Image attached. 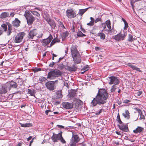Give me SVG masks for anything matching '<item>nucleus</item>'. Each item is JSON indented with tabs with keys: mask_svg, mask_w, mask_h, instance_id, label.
<instances>
[{
	"mask_svg": "<svg viewBox=\"0 0 146 146\" xmlns=\"http://www.w3.org/2000/svg\"><path fill=\"white\" fill-rule=\"evenodd\" d=\"M58 66L60 70H62L64 68L65 66L63 64H60L58 65Z\"/></svg>",
	"mask_w": 146,
	"mask_h": 146,
	"instance_id": "79ce46f5",
	"label": "nucleus"
},
{
	"mask_svg": "<svg viewBox=\"0 0 146 146\" xmlns=\"http://www.w3.org/2000/svg\"><path fill=\"white\" fill-rule=\"evenodd\" d=\"M31 12L33 15L36 16V17H39L40 16V14L36 11H31Z\"/></svg>",
	"mask_w": 146,
	"mask_h": 146,
	"instance_id": "c756f323",
	"label": "nucleus"
},
{
	"mask_svg": "<svg viewBox=\"0 0 146 146\" xmlns=\"http://www.w3.org/2000/svg\"><path fill=\"white\" fill-rule=\"evenodd\" d=\"M78 36H85V35L81 31H79L77 34Z\"/></svg>",
	"mask_w": 146,
	"mask_h": 146,
	"instance_id": "e433bc0d",
	"label": "nucleus"
},
{
	"mask_svg": "<svg viewBox=\"0 0 146 146\" xmlns=\"http://www.w3.org/2000/svg\"><path fill=\"white\" fill-rule=\"evenodd\" d=\"M20 21L17 18H15L14 21L12 22L13 25L15 27H18L19 26Z\"/></svg>",
	"mask_w": 146,
	"mask_h": 146,
	"instance_id": "f3484780",
	"label": "nucleus"
},
{
	"mask_svg": "<svg viewBox=\"0 0 146 146\" xmlns=\"http://www.w3.org/2000/svg\"><path fill=\"white\" fill-rule=\"evenodd\" d=\"M46 80V78H45L44 77H42L39 79L42 82Z\"/></svg>",
	"mask_w": 146,
	"mask_h": 146,
	"instance_id": "3c124183",
	"label": "nucleus"
},
{
	"mask_svg": "<svg viewBox=\"0 0 146 146\" xmlns=\"http://www.w3.org/2000/svg\"><path fill=\"white\" fill-rule=\"evenodd\" d=\"M45 113L46 115L50 116H52L54 115L53 112L50 110H46Z\"/></svg>",
	"mask_w": 146,
	"mask_h": 146,
	"instance_id": "cd10ccee",
	"label": "nucleus"
},
{
	"mask_svg": "<svg viewBox=\"0 0 146 146\" xmlns=\"http://www.w3.org/2000/svg\"><path fill=\"white\" fill-rule=\"evenodd\" d=\"M44 17L47 22L51 19L50 16L47 13H45L44 14Z\"/></svg>",
	"mask_w": 146,
	"mask_h": 146,
	"instance_id": "c85d7f7f",
	"label": "nucleus"
},
{
	"mask_svg": "<svg viewBox=\"0 0 146 146\" xmlns=\"http://www.w3.org/2000/svg\"><path fill=\"white\" fill-rule=\"evenodd\" d=\"M105 39V37H100L101 40L102 41Z\"/></svg>",
	"mask_w": 146,
	"mask_h": 146,
	"instance_id": "69168bd1",
	"label": "nucleus"
},
{
	"mask_svg": "<svg viewBox=\"0 0 146 146\" xmlns=\"http://www.w3.org/2000/svg\"><path fill=\"white\" fill-rule=\"evenodd\" d=\"M124 23L125 24V26L124 28V29H127L128 27V23H127V22L125 23Z\"/></svg>",
	"mask_w": 146,
	"mask_h": 146,
	"instance_id": "603ef678",
	"label": "nucleus"
},
{
	"mask_svg": "<svg viewBox=\"0 0 146 146\" xmlns=\"http://www.w3.org/2000/svg\"><path fill=\"white\" fill-rule=\"evenodd\" d=\"M142 92L141 91H139L135 93L136 96H139L141 94Z\"/></svg>",
	"mask_w": 146,
	"mask_h": 146,
	"instance_id": "c03bdc74",
	"label": "nucleus"
},
{
	"mask_svg": "<svg viewBox=\"0 0 146 146\" xmlns=\"http://www.w3.org/2000/svg\"><path fill=\"white\" fill-rule=\"evenodd\" d=\"M58 80L55 81H49L45 83V86L47 89L49 90L52 91L55 89L54 84L56 82H58Z\"/></svg>",
	"mask_w": 146,
	"mask_h": 146,
	"instance_id": "423d86ee",
	"label": "nucleus"
},
{
	"mask_svg": "<svg viewBox=\"0 0 146 146\" xmlns=\"http://www.w3.org/2000/svg\"><path fill=\"white\" fill-rule=\"evenodd\" d=\"M25 35V33L24 32H20L17 35V36H24Z\"/></svg>",
	"mask_w": 146,
	"mask_h": 146,
	"instance_id": "a19ab883",
	"label": "nucleus"
},
{
	"mask_svg": "<svg viewBox=\"0 0 146 146\" xmlns=\"http://www.w3.org/2000/svg\"><path fill=\"white\" fill-rule=\"evenodd\" d=\"M41 70V69L40 68H36L34 70V71L35 72H37L38 71H40Z\"/></svg>",
	"mask_w": 146,
	"mask_h": 146,
	"instance_id": "864d4df0",
	"label": "nucleus"
},
{
	"mask_svg": "<svg viewBox=\"0 0 146 146\" xmlns=\"http://www.w3.org/2000/svg\"><path fill=\"white\" fill-rule=\"evenodd\" d=\"M9 13L7 12H4L2 13L1 15V17L2 18H5L6 17L9 16Z\"/></svg>",
	"mask_w": 146,
	"mask_h": 146,
	"instance_id": "a878e982",
	"label": "nucleus"
},
{
	"mask_svg": "<svg viewBox=\"0 0 146 146\" xmlns=\"http://www.w3.org/2000/svg\"><path fill=\"white\" fill-rule=\"evenodd\" d=\"M22 145L21 143H19L16 145V146H21Z\"/></svg>",
	"mask_w": 146,
	"mask_h": 146,
	"instance_id": "774afa93",
	"label": "nucleus"
},
{
	"mask_svg": "<svg viewBox=\"0 0 146 146\" xmlns=\"http://www.w3.org/2000/svg\"><path fill=\"white\" fill-rule=\"evenodd\" d=\"M28 93L31 96H34L35 95V92L34 90L28 89Z\"/></svg>",
	"mask_w": 146,
	"mask_h": 146,
	"instance_id": "f704fd0d",
	"label": "nucleus"
},
{
	"mask_svg": "<svg viewBox=\"0 0 146 146\" xmlns=\"http://www.w3.org/2000/svg\"><path fill=\"white\" fill-rule=\"evenodd\" d=\"M125 37H113V39L116 41H120L121 40H122L124 39Z\"/></svg>",
	"mask_w": 146,
	"mask_h": 146,
	"instance_id": "2f4dec72",
	"label": "nucleus"
},
{
	"mask_svg": "<svg viewBox=\"0 0 146 146\" xmlns=\"http://www.w3.org/2000/svg\"><path fill=\"white\" fill-rule=\"evenodd\" d=\"M117 120L119 124H121L122 122L120 119V116L119 113H118L117 116Z\"/></svg>",
	"mask_w": 146,
	"mask_h": 146,
	"instance_id": "4c0bfd02",
	"label": "nucleus"
},
{
	"mask_svg": "<svg viewBox=\"0 0 146 146\" xmlns=\"http://www.w3.org/2000/svg\"><path fill=\"white\" fill-rule=\"evenodd\" d=\"M70 49L71 54L74 62L76 64L80 63L81 61V58L76 46L74 45H72Z\"/></svg>",
	"mask_w": 146,
	"mask_h": 146,
	"instance_id": "f03ea898",
	"label": "nucleus"
},
{
	"mask_svg": "<svg viewBox=\"0 0 146 146\" xmlns=\"http://www.w3.org/2000/svg\"><path fill=\"white\" fill-rule=\"evenodd\" d=\"M7 25L8 27V30L7 32V35L9 36L12 33V32L11 31L12 26L11 24L9 23H7Z\"/></svg>",
	"mask_w": 146,
	"mask_h": 146,
	"instance_id": "5701e85b",
	"label": "nucleus"
},
{
	"mask_svg": "<svg viewBox=\"0 0 146 146\" xmlns=\"http://www.w3.org/2000/svg\"><path fill=\"white\" fill-rule=\"evenodd\" d=\"M81 31H82L84 33H85L86 32L85 29L82 27L81 28Z\"/></svg>",
	"mask_w": 146,
	"mask_h": 146,
	"instance_id": "338daca9",
	"label": "nucleus"
},
{
	"mask_svg": "<svg viewBox=\"0 0 146 146\" xmlns=\"http://www.w3.org/2000/svg\"><path fill=\"white\" fill-rule=\"evenodd\" d=\"M7 92V88L6 86H3L0 88V94H5Z\"/></svg>",
	"mask_w": 146,
	"mask_h": 146,
	"instance_id": "412c9836",
	"label": "nucleus"
},
{
	"mask_svg": "<svg viewBox=\"0 0 146 146\" xmlns=\"http://www.w3.org/2000/svg\"><path fill=\"white\" fill-rule=\"evenodd\" d=\"M66 69L70 71H75L76 70L77 68L74 65H72V67L69 66H67L66 68Z\"/></svg>",
	"mask_w": 146,
	"mask_h": 146,
	"instance_id": "a211bd4d",
	"label": "nucleus"
},
{
	"mask_svg": "<svg viewBox=\"0 0 146 146\" xmlns=\"http://www.w3.org/2000/svg\"><path fill=\"white\" fill-rule=\"evenodd\" d=\"M130 102V101L129 100L126 99L125 100L123 101V103H127L129 102Z\"/></svg>",
	"mask_w": 146,
	"mask_h": 146,
	"instance_id": "6e6d98bb",
	"label": "nucleus"
},
{
	"mask_svg": "<svg viewBox=\"0 0 146 146\" xmlns=\"http://www.w3.org/2000/svg\"><path fill=\"white\" fill-rule=\"evenodd\" d=\"M52 39V37H48L46 39L43 40L42 44L43 46H45L49 43Z\"/></svg>",
	"mask_w": 146,
	"mask_h": 146,
	"instance_id": "9b49d317",
	"label": "nucleus"
},
{
	"mask_svg": "<svg viewBox=\"0 0 146 146\" xmlns=\"http://www.w3.org/2000/svg\"><path fill=\"white\" fill-rule=\"evenodd\" d=\"M133 37H129L128 39V41H133Z\"/></svg>",
	"mask_w": 146,
	"mask_h": 146,
	"instance_id": "4d7b16f0",
	"label": "nucleus"
},
{
	"mask_svg": "<svg viewBox=\"0 0 146 146\" xmlns=\"http://www.w3.org/2000/svg\"><path fill=\"white\" fill-rule=\"evenodd\" d=\"M136 110L138 113L139 114V115L142 114L141 111L140 109L136 108Z\"/></svg>",
	"mask_w": 146,
	"mask_h": 146,
	"instance_id": "09e8293b",
	"label": "nucleus"
},
{
	"mask_svg": "<svg viewBox=\"0 0 146 146\" xmlns=\"http://www.w3.org/2000/svg\"><path fill=\"white\" fill-rule=\"evenodd\" d=\"M62 72L60 70H52L48 74L47 78L51 79L52 77L56 78L62 75Z\"/></svg>",
	"mask_w": 146,
	"mask_h": 146,
	"instance_id": "20e7f679",
	"label": "nucleus"
},
{
	"mask_svg": "<svg viewBox=\"0 0 146 146\" xmlns=\"http://www.w3.org/2000/svg\"><path fill=\"white\" fill-rule=\"evenodd\" d=\"M78 136L76 134L72 133V136L71 139L70 143V146H76V143H78L80 141Z\"/></svg>",
	"mask_w": 146,
	"mask_h": 146,
	"instance_id": "39448f33",
	"label": "nucleus"
},
{
	"mask_svg": "<svg viewBox=\"0 0 146 146\" xmlns=\"http://www.w3.org/2000/svg\"><path fill=\"white\" fill-rule=\"evenodd\" d=\"M109 78L110 79L109 82L110 84L118 85L119 82V79L115 77L112 76L109 77Z\"/></svg>",
	"mask_w": 146,
	"mask_h": 146,
	"instance_id": "6e6552de",
	"label": "nucleus"
},
{
	"mask_svg": "<svg viewBox=\"0 0 146 146\" xmlns=\"http://www.w3.org/2000/svg\"><path fill=\"white\" fill-rule=\"evenodd\" d=\"M116 85H113L111 87V88L110 90L111 92H113L115 91V89L117 88L116 86Z\"/></svg>",
	"mask_w": 146,
	"mask_h": 146,
	"instance_id": "c9c22d12",
	"label": "nucleus"
},
{
	"mask_svg": "<svg viewBox=\"0 0 146 146\" xmlns=\"http://www.w3.org/2000/svg\"><path fill=\"white\" fill-rule=\"evenodd\" d=\"M140 118H141V119H144V118H145V116L142 115H142H140Z\"/></svg>",
	"mask_w": 146,
	"mask_h": 146,
	"instance_id": "052dcab7",
	"label": "nucleus"
},
{
	"mask_svg": "<svg viewBox=\"0 0 146 146\" xmlns=\"http://www.w3.org/2000/svg\"><path fill=\"white\" fill-rule=\"evenodd\" d=\"M71 30L72 32H74L75 31V30L74 25H73L72 28V29Z\"/></svg>",
	"mask_w": 146,
	"mask_h": 146,
	"instance_id": "0e129e2a",
	"label": "nucleus"
},
{
	"mask_svg": "<svg viewBox=\"0 0 146 146\" xmlns=\"http://www.w3.org/2000/svg\"><path fill=\"white\" fill-rule=\"evenodd\" d=\"M60 136V139L59 140H60L61 142L63 143H66V141L64 140V139L63 138V137L62 136V134H61V136Z\"/></svg>",
	"mask_w": 146,
	"mask_h": 146,
	"instance_id": "37998d69",
	"label": "nucleus"
},
{
	"mask_svg": "<svg viewBox=\"0 0 146 146\" xmlns=\"http://www.w3.org/2000/svg\"><path fill=\"white\" fill-rule=\"evenodd\" d=\"M29 34L30 36H36L37 34V29H35L31 31Z\"/></svg>",
	"mask_w": 146,
	"mask_h": 146,
	"instance_id": "aec40b11",
	"label": "nucleus"
},
{
	"mask_svg": "<svg viewBox=\"0 0 146 146\" xmlns=\"http://www.w3.org/2000/svg\"><path fill=\"white\" fill-rule=\"evenodd\" d=\"M66 37H61L60 38H58L57 37H56L52 41L50 46H52L56 42H58L60 41V39L62 38V41L64 40L66 38Z\"/></svg>",
	"mask_w": 146,
	"mask_h": 146,
	"instance_id": "ddd939ff",
	"label": "nucleus"
},
{
	"mask_svg": "<svg viewBox=\"0 0 146 146\" xmlns=\"http://www.w3.org/2000/svg\"><path fill=\"white\" fill-rule=\"evenodd\" d=\"M98 36H105V34L101 32L100 33H99L98 34Z\"/></svg>",
	"mask_w": 146,
	"mask_h": 146,
	"instance_id": "a18cd8bd",
	"label": "nucleus"
},
{
	"mask_svg": "<svg viewBox=\"0 0 146 146\" xmlns=\"http://www.w3.org/2000/svg\"><path fill=\"white\" fill-rule=\"evenodd\" d=\"M144 130V128L143 127L138 126L134 130H133V132L135 133H140Z\"/></svg>",
	"mask_w": 146,
	"mask_h": 146,
	"instance_id": "6ab92c4d",
	"label": "nucleus"
},
{
	"mask_svg": "<svg viewBox=\"0 0 146 146\" xmlns=\"http://www.w3.org/2000/svg\"><path fill=\"white\" fill-rule=\"evenodd\" d=\"M68 33L67 31L63 32L62 34V36H68Z\"/></svg>",
	"mask_w": 146,
	"mask_h": 146,
	"instance_id": "58836bf2",
	"label": "nucleus"
},
{
	"mask_svg": "<svg viewBox=\"0 0 146 146\" xmlns=\"http://www.w3.org/2000/svg\"><path fill=\"white\" fill-rule=\"evenodd\" d=\"M1 27L4 29V31H6L7 30V25L5 24H3L1 25Z\"/></svg>",
	"mask_w": 146,
	"mask_h": 146,
	"instance_id": "ea45409f",
	"label": "nucleus"
},
{
	"mask_svg": "<svg viewBox=\"0 0 146 146\" xmlns=\"http://www.w3.org/2000/svg\"><path fill=\"white\" fill-rule=\"evenodd\" d=\"M32 137L31 136H29L27 139V140L28 141H29L32 138Z\"/></svg>",
	"mask_w": 146,
	"mask_h": 146,
	"instance_id": "680f3d73",
	"label": "nucleus"
},
{
	"mask_svg": "<svg viewBox=\"0 0 146 146\" xmlns=\"http://www.w3.org/2000/svg\"><path fill=\"white\" fill-rule=\"evenodd\" d=\"M94 22L91 21L90 23H87V25L90 26H92L94 25Z\"/></svg>",
	"mask_w": 146,
	"mask_h": 146,
	"instance_id": "de8ad7c7",
	"label": "nucleus"
},
{
	"mask_svg": "<svg viewBox=\"0 0 146 146\" xmlns=\"http://www.w3.org/2000/svg\"><path fill=\"white\" fill-rule=\"evenodd\" d=\"M108 97V94L106 90L100 89L96 96L91 102V104L93 107L98 104L99 105L104 104L106 102V100Z\"/></svg>",
	"mask_w": 146,
	"mask_h": 146,
	"instance_id": "f257e3e1",
	"label": "nucleus"
},
{
	"mask_svg": "<svg viewBox=\"0 0 146 146\" xmlns=\"http://www.w3.org/2000/svg\"><path fill=\"white\" fill-rule=\"evenodd\" d=\"M90 7L85 9H80L79 11V15L82 16Z\"/></svg>",
	"mask_w": 146,
	"mask_h": 146,
	"instance_id": "393cba45",
	"label": "nucleus"
},
{
	"mask_svg": "<svg viewBox=\"0 0 146 146\" xmlns=\"http://www.w3.org/2000/svg\"><path fill=\"white\" fill-rule=\"evenodd\" d=\"M120 124V125H117L118 127L120 130L125 132H128L129 131V130L127 124H124V123L123 122Z\"/></svg>",
	"mask_w": 146,
	"mask_h": 146,
	"instance_id": "1a4fd4ad",
	"label": "nucleus"
},
{
	"mask_svg": "<svg viewBox=\"0 0 146 146\" xmlns=\"http://www.w3.org/2000/svg\"><path fill=\"white\" fill-rule=\"evenodd\" d=\"M21 126L23 127H30L32 126L31 124L28 123H26L25 124L20 123Z\"/></svg>",
	"mask_w": 146,
	"mask_h": 146,
	"instance_id": "7c9ffc66",
	"label": "nucleus"
},
{
	"mask_svg": "<svg viewBox=\"0 0 146 146\" xmlns=\"http://www.w3.org/2000/svg\"><path fill=\"white\" fill-rule=\"evenodd\" d=\"M56 94L57 95L58 98H61L62 96L61 90L57 91L56 92Z\"/></svg>",
	"mask_w": 146,
	"mask_h": 146,
	"instance_id": "473e14b6",
	"label": "nucleus"
},
{
	"mask_svg": "<svg viewBox=\"0 0 146 146\" xmlns=\"http://www.w3.org/2000/svg\"><path fill=\"white\" fill-rule=\"evenodd\" d=\"M127 65L129 67L131 68L133 70H135L139 72H141V71L140 70L139 68H137L135 66L131 63H128Z\"/></svg>",
	"mask_w": 146,
	"mask_h": 146,
	"instance_id": "dca6fc26",
	"label": "nucleus"
},
{
	"mask_svg": "<svg viewBox=\"0 0 146 146\" xmlns=\"http://www.w3.org/2000/svg\"><path fill=\"white\" fill-rule=\"evenodd\" d=\"M104 110H103L102 109H100V111H99L98 112H96L95 113V114L96 115H99L102 112H103V111H104Z\"/></svg>",
	"mask_w": 146,
	"mask_h": 146,
	"instance_id": "49530a36",
	"label": "nucleus"
},
{
	"mask_svg": "<svg viewBox=\"0 0 146 146\" xmlns=\"http://www.w3.org/2000/svg\"><path fill=\"white\" fill-rule=\"evenodd\" d=\"M66 16L68 18H74L76 16V12L71 9H68L66 11Z\"/></svg>",
	"mask_w": 146,
	"mask_h": 146,
	"instance_id": "0eeeda50",
	"label": "nucleus"
},
{
	"mask_svg": "<svg viewBox=\"0 0 146 146\" xmlns=\"http://www.w3.org/2000/svg\"><path fill=\"white\" fill-rule=\"evenodd\" d=\"M62 105L64 108L68 109L72 108L73 106V104L72 103L68 102H63L62 103Z\"/></svg>",
	"mask_w": 146,
	"mask_h": 146,
	"instance_id": "f8f14e48",
	"label": "nucleus"
},
{
	"mask_svg": "<svg viewBox=\"0 0 146 146\" xmlns=\"http://www.w3.org/2000/svg\"><path fill=\"white\" fill-rule=\"evenodd\" d=\"M21 91H18V92H17L15 93L14 94H17L18 93H19L20 94H21Z\"/></svg>",
	"mask_w": 146,
	"mask_h": 146,
	"instance_id": "e2e57ef3",
	"label": "nucleus"
},
{
	"mask_svg": "<svg viewBox=\"0 0 146 146\" xmlns=\"http://www.w3.org/2000/svg\"><path fill=\"white\" fill-rule=\"evenodd\" d=\"M64 85L65 86L67 87L68 88L69 87V85L67 82H64Z\"/></svg>",
	"mask_w": 146,
	"mask_h": 146,
	"instance_id": "13d9d810",
	"label": "nucleus"
},
{
	"mask_svg": "<svg viewBox=\"0 0 146 146\" xmlns=\"http://www.w3.org/2000/svg\"><path fill=\"white\" fill-rule=\"evenodd\" d=\"M53 136L51 137L52 139L54 142H57L60 139V136H61L62 132L61 131L60 133L58 134H55L54 133H53Z\"/></svg>",
	"mask_w": 146,
	"mask_h": 146,
	"instance_id": "9d476101",
	"label": "nucleus"
},
{
	"mask_svg": "<svg viewBox=\"0 0 146 146\" xmlns=\"http://www.w3.org/2000/svg\"><path fill=\"white\" fill-rule=\"evenodd\" d=\"M24 15L27 19L28 25H32L35 20V17L28 11H25Z\"/></svg>",
	"mask_w": 146,
	"mask_h": 146,
	"instance_id": "7ed1b4c3",
	"label": "nucleus"
},
{
	"mask_svg": "<svg viewBox=\"0 0 146 146\" xmlns=\"http://www.w3.org/2000/svg\"><path fill=\"white\" fill-rule=\"evenodd\" d=\"M23 37H15L14 39V42L16 43L21 42L23 39Z\"/></svg>",
	"mask_w": 146,
	"mask_h": 146,
	"instance_id": "b1692460",
	"label": "nucleus"
},
{
	"mask_svg": "<svg viewBox=\"0 0 146 146\" xmlns=\"http://www.w3.org/2000/svg\"><path fill=\"white\" fill-rule=\"evenodd\" d=\"M101 19L100 18H96V20L94 21V22L96 23L98 22V21H101Z\"/></svg>",
	"mask_w": 146,
	"mask_h": 146,
	"instance_id": "8fccbe9b",
	"label": "nucleus"
},
{
	"mask_svg": "<svg viewBox=\"0 0 146 146\" xmlns=\"http://www.w3.org/2000/svg\"><path fill=\"white\" fill-rule=\"evenodd\" d=\"M88 65H87L85 66H84L83 69L84 70H85L86 71H87L88 70Z\"/></svg>",
	"mask_w": 146,
	"mask_h": 146,
	"instance_id": "5fc2aeb1",
	"label": "nucleus"
},
{
	"mask_svg": "<svg viewBox=\"0 0 146 146\" xmlns=\"http://www.w3.org/2000/svg\"><path fill=\"white\" fill-rule=\"evenodd\" d=\"M106 24L107 25V27L108 28V30H110L111 28L110 26V21L109 20H107L106 22Z\"/></svg>",
	"mask_w": 146,
	"mask_h": 146,
	"instance_id": "72a5a7b5",
	"label": "nucleus"
},
{
	"mask_svg": "<svg viewBox=\"0 0 146 146\" xmlns=\"http://www.w3.org/2000/svg\"><path fill=\"white\" fill-rule=\"evenodd\" d=\"M9 90H10L11 88H16L17 86V84L15 82L12 81L10 82L9 84Z\"/></svg>",
	"mask_w": 146,
	"mask_h": 146,
	"instance_id": "2eb2a0df",
	"label": "nucleus"
},
{
	"mask_svg": "<svg viewBox=\"0 0 146 146\" xmlns=\"http://www.w3.org/2000/svg\"><path fill=\"white\" fill-rule=\"evenodd\" d=\"M76 90H72L70 91L68 95L70 99L73 98L76 96Z\"/></svg>",
	"mask_w": 146,
	"mask_h": 146,
	"instance_id": "4468645a",
	"label": "nucleus"
},
{
	"mask_svg": "<svg viewBox=\"0 0 146 146\" xmlns=\"http://www.w3.org/2000/svg\"><path fill=\"white\" fill-rule=\"evenodd\" d=\"M79 144L80 145H79L78 146H86V144L83 143H79Z\"/></svg>",
	"mask_w": 146,
	"mask_h": 146,
	"instance_id": "bf43d9fd",
	"label": "nucleus"
},
{
	"mask_svg": "<svg viewBox=\"0 0 146 146\" xmlns=\"http://www.w3.org/2000/svg\"><path fill=\"white\" fill-rule=\"evenodd\" d=\"M129 111L128 110H126L125 111V113H123L122 115L125 118H126L127 119H129L130 117V115H129Z\"/></svg>",
	"mask_w": 146,
	"mask_h": 146,
	"instance_id": "bb28decb",
	"label": "nucleus"
},
{
	"mask_svg": "<svg viewBox=\"0 0 146 146\" xmlns=\"http://www.w3.org/2000/svg\"><path fill=\"white\" fill-rule=\"evenodd\" d=\"M47 22L52 28H54L56 27V24L54 21L51 19L47 21Z\"/></svg>",
	"mask_w": 146,
	"mask_h": 146,
	"instance_id": "4be33fe9",
	"label": "nucleus"
}]
</instances>
